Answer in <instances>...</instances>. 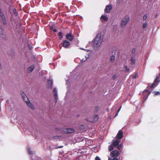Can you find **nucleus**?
Wrapping results in <instances>:
<instances>
[{"label":"nucleus","mask_w":160,"mask_h":160,"mask_svg":"<svg viewBox=\"0 0 160 160\" xmlns=\"http://www.w3.org/2000/svg\"><path fill=\"white\" fill-rule=\"evenodd\" d=\"M103 38L100 34H98L95 38L93 42V46L95 48H98L101 45Z\"/></svg>","instance_id":"1"},{"label":"nucleus","mask_w":160,"mask_h":160,"mask_svg":"<svg viewBox=\"0 0 160 160\" xmlns=\"http://www.w3.org/2000/svg\"><path fill=\"white\" fill-rule=\"evenodd\" d=\"M110 155L113 158L109 157L108 160H118V158H119L120 153L118 150H114L111 152Z\"/></svg>","instance_id":"2"},{"label":"nucleus","mask_w":160,"mask_h":160,"mask_svg":"<svg viewBox=\"0 0 160 160\" xmlns=\"http://www.w3.org/2000/svg\"><path fill=\"white\" fill-rule=\"evenodd\" d=\"M130 20L129 17L128 15H126L122 19L121 23V28H125L127 24Z\"/></svg>","instance_id":"3"},{"label":"nucleus","mask_w":160,"mask_h":160,"mask_svg":"<svg viewBox=\"0 0 160 160\" xmlns=\"http://www.w3.org/2000/svg\"><path fill=\"white\" fill-rule=\"evenodd\" d=\"M27 150L29 154H30V157L32 160H41V158L36 156L34 154V152L31 150L30 148H28Z\"/></svg>","instance_id":"4"},{"label":"nucleus","mask_w":160,"mask_h":160,"mask_svg":"<svg viewBox=\"0 0 160 160\" xmlns=\"http://www.w3.org/2000/svg\"><path fill=\"white\" fill-rule=\"evenodd\" d=\"M120 142V140L116 139L113 140L112 145L114 147H116L118 149L120 150L122 148L121 144H119Z\"/></svg>","instance_id":"5"},{"label":"nucleus","mask_w":160,"mask_h":160,"mask_svg":"<svg viewBox=\"0 0 160 160\" xmlns=\"http://www.w3.org/2000/svg\"><path fill=\"white\" fill-rule=\"evenodd\" d=\"M6 36L5 33L2 28V26L0 25V37L2 38H4Z\"/></svg>","instance_id":"6"},{"label":"nucleus","mask_w":160,"mask_h":160,"mask_svg":"<svg viewBox=\"0 0 160 160\" xmlns=\"http://www.w3.org/2000/svg\"><path fill=\"white\" fill-rule=\"evenodd\" d=\"M58 90L57 88H55L53 91V96L54 98V99L55 101V102L56 103L58 99Z\"/></svg>","instance_id":"7"},{"label":"nucleus","mask_w":160,"mask_h":160,"mask_svg":"<svg viewBox=\"0 0 160 160\" xmlns=\"http://www.w3.org/2000/svg\"><path fill=\"white\" fill-rule=\"evenodd\" d=\"M150 92L148 90H145L143 91V93L144 96V98L145 99L144 101L147 99Z\"/></svg>","instance_id":"8"},{"label":"nucleus","mask_w":160,"mask_h":160,"mask_svg":"<svg viewBox=\"0 0 160 160\" xmlns=\"http://www.w3.org/2000/svg\"><path fill=\"white\" fill-rule=\"evenodd\" d=\"M66 38L69 40L70 41H72L73 39V36L71 33H68L66 35Z\"/></svg>","instance_id":"9"},{"label":"nucleus","mask_w":160,"mask_h":160,"mask_svg":"<svg viewBox=\"0 0 160 160\" xmlns=\"http://www.w3.org/2000/svg\"><path fill=\"white\" fill-rule=\"evenodd\" d=\"M70 45V43L69 42L67 41V40H64L62 43L63 46L66 48H67Z\"/></svg>","instance_id":"10"},{"label":"nucleus","mask_w":160,"mask_h":160,"mask_svg":"<svg viewBox=\"0 0 160 160\" xmlns=\"http://www.w3.org/2000/svg\"><path fill=\"white\" fill-rule=\"evenodd\" d=\"M117 136L118 138L117 139H119L120 140L123 137V134L122 131L121 130H120L119 131Z\"/></svg>","instance_id":"11"},{"label":"nucleus","mask_w":160,"mask_h":160,"mask_svg":"<svg viewBox=\"0 0 160 160\" xmlns=\"http://www.w3.org/2000/svg\"><path fill=\"white\" fill-rule=\"evenodd\" d=\"M74 129L71 128H68L64 131V132L66 133H72L74 132Z\"/></svg>","instance_id":"12"},{"label":"nucleus","mask_w":160,"mask_h":160,"mask_svg":"<svg viewBox=\"0 0 160 160\" xmlns=\"http://www.w3.org/2000/svg\"><path fill=\"white\" fill-rule=\"evenodd\" d=\"M112 8V6L111 5H107L105 8V11L107 13L109 12Z\"/></svg>","instance_id":"13"},{"label":"nucleus","mask_w":160,"mask_h":160,"mask_svg":"<svg viewBox=\"0 0 160 160\" xmlns=\"http://www.w3.org/2000/svg\"><path fill=\"white\" fill-rule=\"evenodd\" d=\"M102 21H107L108 20V18L106 15H102L101 17Z\"/></svg>","instance_id":"14"},{"label":"nucleus","mask_w":160,"mask_h":160,"mask_svg":"<svg viewBox=\"0 0 160 160\" xmlns=\"http://www.w3.org/2000/svg\"><path fill=\"white\" fill-rule=\"evenodd\" d=\"M53 81L52 80H49L47 82L48 87H51Z\"/></svg>","instance_id":"15"},{"label":"nucleus","mask_w":160,"mask_h":160,"mask_svg":"<svg viewBox=\"0 0 160 160\" xmlns=\"http://www.w3.org/2000/svg\"><path fill=\"white\" fill-rule=\"evenodd\" d=\"M27 104L30 108L33 110L34 109V107L33 105L32 104L31 102H30L29 101L28 102H27Z\"/></svg>","instance_id":"16"},{"label":"nucleus","mask_w":160,"mask_h":160,"mask_svg":"<svg viewBox=\"0 0 160 160\" xmlns=\"http://www.w3.org/2000/svg\"><path fill=\"white\" fill-rule=\"evenodd\" d=\"M34 68V66L32 65L29 67L28 68V72L29 73L33 71Z\"/></svg>","instance_id":"17"},{"label":"nucleus","mask_w":160,"mask_h":160,"mask_svg":"<svg viewBox=\"0 0 160 160\" xmlns=\"http://www.w3.org/2000/svg\"><path fill=\"white\" fill-rule=\"evenodd\" d=\"M116 54L115 53L113 54L112 55V56H111L110 58V60L112 62H113L115 59Z\"/></svg>","instance_id":"18"},{"label":"nucleus","mask_w":160,"mask_h":160,"mask_svg":"<svg viewBox=\"0 0 160 160\" xmlns=\"http://www.w3.org/2000/svg\"><path fill=\"white\" fill-rule=\"evenodd\" d=\"M98 118V116L97 115H95L94 117L93 120L90 121L91 122H94L97 121Z\"/></svg>","instance_id":"19"},{"label":"nucleus","mask_w":160,"mask_h":160,"mask_svg":"<svg viewBox=\"0 0 160 160\" xmlns=\"http://www.w3.org/2000/svg\"><path fill=\"white\" fill-rule=\"evenodd\" d=\"M135 62V58L133 57H132L131 59V63L132 64H134Z\"/></svg>","instance_id":"20"},{"label":"nucleus","mask_w":160,"mask_h":160,"mask_svg":"<svg viewBox=\"0 0 160 160\" xmlns=\"http://www.w3.org/2000/svg\"><path fill=\"white\" fill-rule=\"evenodd\" d=\"M21 96L22 98H26L28 101V97L26 96V95L23 92L21 93Z\"/></svg>","instance_id":"21"},{"label":"nucleus","mask_w":160,"mask_h":160,"mask_svg":"<svg viewBox=\"0 0 160 160\" xmlns=\"http://www.w3.org/2000/svg\"><path fill=\"white\" fill-rule=\"evenodd\" d=\"M89 53H88V57H87V58H85V59H81V61L82 62H84V61H85L86 60H87L88 59V58H89Z\"/></svg>","instance_id":"22"},{"label":"nucleus","mask_w":160,"mask_h":160,"mask_svg":"<svg viewBox=\"0 0 160 160\" xmlns=\"http://www.w3.org/2000/svg\"><path fill=\"white\" fill-rule=\"evenodd\" d=\"M153 93H154V96L156 95H158L160 94V92H159L154 91L153 92Z\"/></svg>","instance_id":"23"},{"label":"nucleus","mask_w":160,"mask_h":160,"mask_svg":"<svg viewBox=\"0 0 160 160\" xmlns=\"http://www.w3.org/2000/svg\"><path fill=\"white\" fill-rule=\"evenodd\" d=\"M113 145H111V146H110L108 147L109 151H110L112 150L113 148Z\"/></svg>","instance_id":"24"},{"label":"nucleus","mask_w":160,"mask_h":160,"mask_svg":"<svg viewBox=\"0 0 160 160\" xmlns=\"http://www.w3.org/2000/svg\"><path fill=\"white\" fill-rule=\"evenodd\" d=\"M148 25V23L147 22H145L143 24V28H146Z\"/></svg>","instance_id":"25"},{"label":"nucleus","mask_w":160,"mask_h":160,"mask_svg":"<svg viewBox=\"0 0 160 160\" xmlns=\"http://www.w3.org/2000/svg\"><path fill=\"white\" fill-rule=\"evenodd\" d=\"M137 73H136L134 75H132V77L133 79L137 78Z\"/></svg>","instance_id":"26"},{"label":"nucleus","mask_w":160,"mask_h":160,"mask_svg":"<svg viewBox=\"0 0 160 160\" xmlns=\"http://www.w3.org/2000/svg\"><path fill=\"white\" fill-rule=\"evenodd\" d=\"M59 35L60 36V38H61V39L63 37V36L62 34V33L61 32H59Z\"/></svg>","instance_id":"27"},{"label":"nucleus","mask_w":160,"mask_h":160,"mask_svg":"<svg viewBox=\"0 0 160 160\" xmlns=\"http://www.w3.org/2000/svg\"><path fill=\"white\" fill-rule=\"evenodd\" d=\"M23 98V99L24 100V101L25 102H26V103H27V102H28L29 101V100L28 99V101L27 100V99L26 98Z\"/></svg>","instance_id":"28"},{"label":"nucleus","mask_w":160,"mask_h":160,"mask_svg":"<svg viewBox=\"0 0 160 160\" xmlns=\"http://www.w3.org/2000/svg\"><path fill=\"white\" fill-rule=\"evenodd\" d=\"M147 15L146 14H145L144 15L143 17V19L144 20H146L147 19Z\"/></svg>","instance_id":"29"},{"label":"nucleus","mask_w":160,"mask_h":160,"mask_svg":"<svg viewBox=\"0 0 160 160\" xmlns=\"http://www.w3.org/2000/svg\"><path fill=\"white\" fill-rule=\"evenodd\" d=\"M80 128L81 129L83 130V129H84V127L83 125H82L80 126Z\"/></svg>","instance_id":"30"},{"label":"nucleus","mask_w":160,"mask_h":160,"mask_svg":"<svg viewBox=\"0 0 160 160\" xmlns=\"http://www.w3.org/2000/svg\"><path fill=\"white\" fill-rule=\"evenodd\" d=\"M125 68L126 69V71L127 72H128V71H129V68H128L127 66H125Z\"/></svg>","instance_id":"31"},{"label":"nucleus","mask_w":160,"mask_h":160,"mask_svg":"<svg viewBox=\"0 0 160 160\" xmlns=\"http://www.w3.org/2000/svg\"><path fill=\"white\" fill-rule=\"evenodd\" d=\"M96 160H101L100 158L98 156H97L95 158Z\"/></svg>","instance_id":"32"},{"label":"nucleus","mask_w":160,"mask_h":160,"mask_svg":"<svg viewBox=\"0 0 160 160\" xmlns=\"http://www.w3.org/2000/svg\"><path fill=\"white\" fill-rule=\"evenodd\" d=\"M28 48H29L31 50L32 49V47L30 45H28Z\"/></svg>","instance_id":"33"},{"label":"nucleus","mask_w":160,"mask_h":160,"mask_svg":"<svg viewBox=\"0 0 160 160\" xmlns=\"http://www.w3.org/2000/svg\"><path fill=\"white\" fill-rule=\"evenodd\" d=\"M135 51H136V50H135V49H134H134H133L132 50V52L133 53H135Z\"/></svg>","instance_id":"34"},{"label":"nucleus","mask_w":160,"mask_h":160,"mask_svg":"<svg viewBox=\"0 0 160 160\" xmlns=\"http://www.w3.org/2000/svg\"><path fill=\"white\" fill-rule=\"evenodd\" d=\"M116 78V75H114V76L113 77H112V78L113 79H115Z\"/></svg>","instance_id":"35"},{"label":"nucleus","mask_w":160,"mask_h":160,"mask_svg":"<svg viewBox=\"0 0 160 160\" xmlns=\"http://www.w3.org/2000/svg\"><path fill=\"white\" fill-rule=\"evenodd\" d=\"M50 28L52 30H53V29H54L53 27V26H51L50 27Z\"/></svg>","instance_id":"36"},{"label":"nucleus","mask_w":160,"mask_h":160,"mask_svg":"<svg viewBox=\"0 0 160 160\" xmlns=\"http://www.w3.org/2000/svg\"><path fill=\"white\" fill-rule=\"evenodd\" d=\"M53 30L54 32H56L57 31V30L55 29H53Z\"/></svg>","instance_id":"37"},{"label":"nucleus","mask_w":160,"mask_h":160,"mask_svg":"<svg viewBox=\"0 0 160 160\" xmlns=\"http://www.w3.org/2000/svg\"><path fill=\"white\" fill-rule=\"evenodd\" d=\"M118 112H117V113H116V114L115 115V117H116L118 115Z\"/></svg>","instance_id":"38"},{"label":"nucleus","mask_w":160,"mask_h":160,"mask_svg":"<svg viewBox=\"0 0 160 160\" xmlns=\"http://www.w3.org/2000/svg\"><path fill=\"white\" fill-rule=\"evenodd\" d=\"M118 112H117V113H116V114L115 115V117H116L118 115Z\"/></svg>","instance_id":"39"},{"label":"nucleus","mask_w":160,"mask_h":160,"mask_svg":"<svg viewBox=\"0 0 160 160\" xmlns=\"http://www.w3.org/2000/svg\"><path fill=\"white\" fill-rule=\"evenodd\" d=\"M69 79H68L67 80L66 79V81L67 82L68 81H69Z\"/></svg>","instance_id":"40"},{"label":"nucleus","mask_w":160,"mask_h":160,"mask_svg":"<svg viewBox=\"0 0 160 160\" xmlns=\"http://www.w3.org/2000/svg\"><path fill=\"white\" fill-rule=\"evenodd\" d=\"M121 107H120L118 110H120L121 109Z\"/></svg>","instance_id":"41"},{"label":"nucleus","mask_w":160,"mask_h":160,"mask_svg":"<svg viewBox=\"0 0 160 160\" xmlns=\"http://www.w3.org/2000/svg\"><path fill=\"white\" fill-rule=\"evenodd\" d=\"M62 146H60L58 148H62Z\"/></svg>","instance_id":"42"},{"label":"nucleus","mask_w":160,"mask_h":160,"mask_svg":"<svg viewBox=\"0 0 160 160\" xmlns=\"http://www.w3.org/2000/svg\"><path fill=\"white\" fill-rule=\"evenodd\" d=\"M120 111V110H118V111H117V112H119V111Z\"/></svg>","instance_id":"43"},{"label":"nucleus","mask_w":160,"mask_h":160,"mask_svg":"<svg viewBox=\"0 0 160 160\" xmlns=\"http://www.w3.org/2000/svg\"><path fill=\"white\" fill-rule=\"evenodd\" d=\"M87 51L89 52V51L88 50H87Z\"/></svg>","instance_id":"44"}]
</instances>
